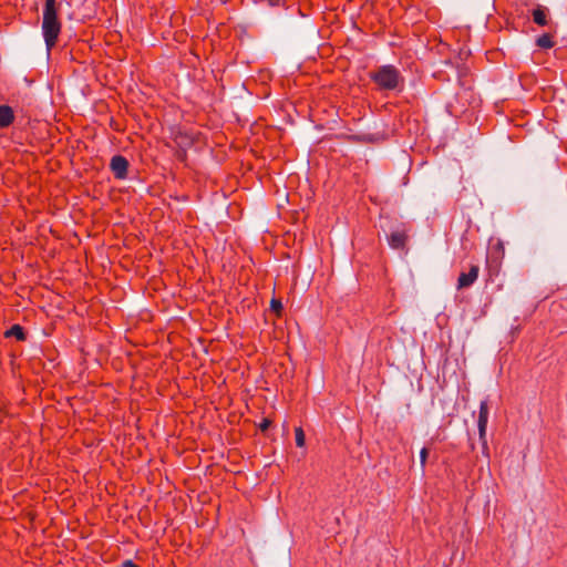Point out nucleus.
<instances>
[{"label":"nucleus","mask_w":567,"mask_h":567,"mask_svg":"<svg viewBox=\"0 0 567 567\" xmlns=\"http://www.w3.org/2000/svg\"><path fill=\"white\" fill-rule=\"evenodd\" d=\"M295 437H296V445L298 447L305 446L306 435H305V432H303L302 427H296V430H295Z\"/></svg>","instance_id":"4468645a"},{"label":"nucleus","mask_w":567,"mask_h":567,"mask_svg":"<svg viewBox=\"0 0 567 567\" xmlns=\"http://www.w3.org/2000/svg\"><path fill=\"white\" fill-rule=\"evenodd\" d=\"M533 21L539 27L548 24L547 9L543 6H537L532 12Z\"/></svg>","instance_id":"1a4fd4ad"},{"label":"nucleus","mask_w":567,"mask_h":567,"mask_svg":"<svg viewBox=\"0 0 567 567\" xmlns=\"http://www.w3.org/2000/svg\"><path fill=\"white\" fill-rule=\"evenodd\" d=\"M408 238L409 236L405 230H396L391 233L388 237V243L392 249L404 250L406 248Z\"/></svg>","instance_id":"423d86ee"},{"label":"nucleus","mask_w":567,"mask_h":567,"mask_svg":"<svg viewBox=\"0 0 567 567\" xmlns=\"http://www.w3.org/2000/svg\"><path fill=\"white\" fill-rule=\"evenodd\" d=\"M175 158L181 163H186L187 161V150L177 147L175 154Z\"/></svg>","instance_id":"2eb2a0df"},{"label":"nucleus","mask_w":567,"mask_h":567,"mask_svg":"<svg viewBox=\"0 0 567 567\" xmlns=\"http://www.w3.org/2000/svg\"><path fill=\"white\" fill-rule=\"evenodd\" d=\"M60 9L61 4L56 0H44L42 33L49 52L56 45L62 30Z\"/></svg>","instance_id":"f257e3e1"},{"label":"nucleus","mask_w":567,"mask_h":567,"mask_svg":"<svg viewBox=\"0 0 567 567\" xmlns=\"http://www.w3.org/2000/svg\"><path fill=\"white\" fill-rule=\"evenodd\" d=\"M487 420H488V404H487V401H482L480 404L478 422H477L480 439H482V440L485 439Z\"/></svg>","instance_id":"0eeeda50"},{"label":"nucleus","mask_w":567,"mask_h":567,"mask_svg":"<svg viewBox=\"0 0 567 567\" xmlns=\"http://www.w3.org/2000/svg\"><path fill=\"white\" fill-rule=\"evenodd\" d=\"M536 45L542 49H551L555 45L554 37L550 33H544L537 38Z\"/></svg>","instance_id":"9b49d317"},{"label":"nucleus","mask_w":567,"mask_h":567,"mask_svg":"<svg viewBox=\"0 0 567 567\" xmlns=\"http://www.w3.org/2000/svg\"><path fill=\"white\" fill-rule=\"evenodd\" d=\"M427 457H429V449L423 447L420 452V464H421L422 470H424V467L426 465Z\"/></svg>","instance_id":"dca6fc26"},{"label":"nucleus","mask_w":567,"mask_h":567,"mask_svg":"<svg viewBox=\"0 0 567 567\" xmlns=\"http://www.w3.org/2000/svg\"><path fill=\"white\" fill-rule=\"evenodd\" d=\"M441 73H442L441 71H440V72H435L433 75H434V78L443 79V78L441 76Z\"/></svg>","instance_id":"aec40b11"},{"label":"nucleus","mask_w":567,"mask_h":567,"mask_svg":"<svg viewBox=\"0 0 567 567\" xmlns=\"http://www.w3.org/2000/svg\"><path fill=\"white\" fill-rule=\"evenodd\" d=\"M480 268L472 265L467 272H461L457 279V289H463L472 286L478 277Z\"/></svg>","instance_id":"39448f33"},{"label":"nucleus","mask_w":567,"mask_h":567,"mask_svg":"<svg viewBox=\"0 0 567 567\" xmlns=\"http://www.w3.org/2000/svg\"><path fill=\"white\" fill-rule=\"evenodd\" d=\"M199 133L177 130L173 133V141L179 148H190L199 141Z\"/></svg>","instance_id":"7ed1b4c3"},{"label":"nucleus","mask_w":567,"mask_h":567,"mask_svg":"<svg viewBox=\"0 0 567 567\" xmlns=\"http://www.w3.org/2000/svg\"><path fill=\"white\" fill-rule=\"evenodd\" d=\"M271 424H272V421L270 419L264 417L261 420V422L259 423L258 427L262 433H265L270 427Z\"/></svg>","instance_id":"f3484780"},{"label":"nucleus","mask_w":567,"mask_h":567,"mask_svg":"<svg viewBox=\"0 0 567 567\" xmlns=\"http://www.w3.org/2000/svg\"><path fill=\"white\" fill-rule=\"evenodd\" d=\"M270 310L276 313V316L279 318L281 317L284 307L279 299L272 298L270 301Z\"/></svg>","instance_id":"ddd939ff"},{"label":"nucleus","mask_w":567,"mask_h":567,"mask_svg":"<svg viewBox=\"0 0 567 567\" xmlns=\"http://www.w3.org/2000/svg\"><path fill=\"white\" fill-rule=\"evenodd\" d=\"M130 163L123 155H114L110 162V169L116 179H125L128 175Z\"/></svg>","instance_id":"20e7f679"},{"label":"nucleus","mask_w":567,"mask_h":567,"mask_svg":"<svg viewBox=\"0 0 567 567\" xmlns=\"http://www.w3.org/2000/svg\"><path fill=\"white\" fill-rule=\"evenodd\" d=\"M270 6L276 7L282 4L286 0H266Z\"/></svg>","instance_id":"6ab92c4d"},{"label":"nucleus","mask_w":567,"mask_h":567,"mask_svg":"<svg viewBox=\"0 0 567 567\" xmlns=\"http://www.w3.org/2000/svg\"><path fill=\"white\" fill-rule=\"evenodd\" d=\"M14 112L9 105H0V128L9 127L14 122Z\"/></svg>","instance_id":"6e6552de"},{"label":"nucleus","mask_w":567,"mask_h":567,"mask_svg":"<svg viewBox=\"0 0 567 567\" xmlns=\"http://www.w3.org/2000/svg\"><path fill=\"white\" fill-rule=\"evenodd\" d=\"M4 338H16L18 341H25L27 332L22 326L16 323L6 330Z\"/></svg>","instance_id":"9d476101"},{"label":"nucleus","mask_w":567,"mask_h":567,"mask_svg":"<svg viewBox=\"0 0 567 567\" xmlns=\"http://www.w3.org/2000/svg\"><path fill=\"white\" fill-rule=\"evenodd\" d=\"M370 79L382 91H394L403 83L400 71L391 64L382 65L371 72Z\"/></svg>","instance_id":"f03ea898"},{"label":"nucleus","mask_w":567,"mask_h":567,"mask_svg":"<svg viewBox=\"0 0 567 567\" xmlns=\"http://www.w3.org/2000/svg\"><path fill=\"white\" fill-rule=\"evenodd\" d=\"M122 567H141V566H138L137 564H135L131 559H127V560L123 561Z\"/></svg>","instance_id":"a211bd4d"},{"label":"nucleus","mask_w":567,"mask_h":567,"mask_svg":"<svg viewBox=\"0 0 567 567\" xmlns=\"http://www.w3.org/2000/svg\"><path fill=\"white\" fill-rule=\"evenodd\" d=\"M348 140L357 143H374L378 141L372 134L350 135Z\"/></svg>","instance_id":"f8f14e48"}]
</instances>
